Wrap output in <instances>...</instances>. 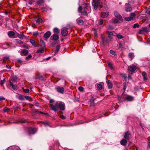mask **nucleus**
<instances>
[{
  "instance_id": "nucleus-1",
  "label": "nucleus",
  "mask_w": 150,
  "mask_h": 150,
  "mask_svg": "<svg viewBox=\"0 0 150 150\" xmlns=\"http://www.w3.org/2000/svg\"><path fill=\"white\" fill-rule=\"evenodd\" d=\"M51 110L56 112L58 109L64 111L65 109V103L62 101L56 102L54 105L50 104Z\"/></svg>"
},
{
  "instance_id": "nucleus-2",
  "label": "nucleus",
  "mask_w": 150,
  "mask_h": 150,
  "mask_svg": "<svg viewBox=\"0 0 150 150\" xmlns=\"http://www.w3.org/2000/svg\"><path fill=\"white\" fill-rule=\"evenodd\" d=\"M88 4L87 3H84L83 4L84 5L83 9L81 6H79L78 8V12L79 13H81V14L85 16H88V12L87 10H86L88 9Z\"/></svg>"
},
{
  "instance_id": "nucleus-3",
  "label": "nucleus",
  "mask_w": 150,
  "mask_h": 150,
  "mask_svg": "<svg viewBox=\"0 0 150 150\" xmlns=\"http://www.w3.org/2000/svg\"><path fill=\"white\" fill-rule=\"evenodd\" d=\"M130 16L129 17H126L125 18V20L126 21H130L133 20L135 18L136 15L135 13H131L130 14Z\"/></svg>"
},
{
  "instance_id": "nucleus-4",
  "label": "nucleus",
  "mask_w": 150,
  "mask_h": 150,
  "mask_svg": "<svg viewBox=\"0 0 150 150\" xmlns=\"http://www.w3.org/2000/svg\"><path fill=\"white\" fill-rule=\"evenodd\" d=\"M100 2L99 0H93L92 4L93 6L94 7V8L95 10L97 9L99 6L100 4Z\"/></svg>"
},
{
  "instance_id": "nucleus-5",
  "label": "nucleus",
  "mask_w": 150,
  "mask_h": 150,
  "mask_svg": "<svg viewBox=\"0 0 150 150\" xmlns=\"http://www.w3.org/2000/svg\"><path fill=\"white\" fill-rule=\"evenodd\" d=\"M148 29L147 27H142L139 31V34H143L147 31Z\"/></svg>"
},
{
  "instance_id": "nucleus-6",
  "label": "nucleus",
  "mask_w": 150,
  "mask_h": 150,
  "mask_svg": "<svg viewBox=\"0 0 150 150\" xmlns=\"http://www.w3.org/2000/svg\"><path fill=\"white\" fill-rule=\"evenodd\" d=\"M125 11L127 12H130L132 11V7L129 4L126 3L125 4Z\"/></svg>"
},
{
  "instance_id": "nucleus-7",
  "label": "nucleus",
  "mask_w": 150,
  "mask_h": 150,
  "mask_svg": "<svg viewBox=\"0 0 150 150\" xmlns=\"http://www.w3.org/2000/svg\"><path fill=\"white\" fill-rule=\"evenodd\" d=\"M101 38L103 44L108 43L110 41V40L109 39H108V37H105L103 35H101Z\"/></svg>"
},
{
  "instance_id": "nucleus-8",
  "label": "nucleus",
  "mask_w": 150,
  "mask_h": 150,
  "mask_svg": "<svg viewBox=\"0 0 150 150\" xmlns=\"http://www.w3.org/2000/svg\"><path fill=\"white\" fill-rule=\"evenodd\" d=\"M131 134L129 131L126 132L125 134L124 138L125 139L129 140L131 139Z\"/></svg>"
},
{
  "instance_id": "nucleus-9",
  "label": "nucleus",
  "mask_w": 150,
  "mask_h": 150,
  "mask_svg": "<svg viewBox=\"0 0 150 150\" xmlns=\"http://www.w3.org/2000/svg\"><path fill=\"white\" fill-rule=\"evenodd\" d=\"M114 14L115 16L116 17V18H118L121 21H123V19H122V16L117 11H115L114 12Z\"/></svg>"
},
{
  "instance_id": "nucleus-10",
  "label": "nucleus",
  "mask_w": 150,
  "mask_h": 150,
  "mask_svg": "<svg viewBox=\"0 0 150 150\" xmlns=\"http://www.w3.org/2000/svg\"><path fill=\"white\" fill-rule=\"evenodd\" d=\"M137 69V67L134 65H132L128 67V70L131 72H134Z\"/></svg>"
},
{
  "instance_id": "nucleus-11",
  "label": "nucleus",
  "mask_w": 150,
  "mask_h": 150,
  "mask_svg": "<svg viewBox=\"0 0 150 150\" xmlns=\"http://www.w3.org/2000/svg\"><path fill=\"white\" fill-rule=\"evenodd\" d=\"M37 1L35 3V6H38L39 5L43 4L45 2V0H36Z\"/></svg>"
},
{
  "instance_id": "nucleus-12",
  "label": "nucleus",
  "mask_w": 150,
  "mask_h": 150,
  "mask_svg": "<svg viewBox=\"0 0 150 150\" xmlns=\"http://www.w3.org/2000/svg\"><path fill=\"white\" fill-rule=\"evenodd\" d=\"M36 132V129L34 128L30 127L28 129V132L29 134H34Z\"/></svg>"
},
{
  "instance_id": "nucleus-13",
  "label": "nucleus",
  "mask_w": 150,
  "mask_h": 150,
  "mask_svg": "<svg viewBox=\"0 0 150 150\" xmlns=\"http://www.w3.org/2000/svg\"><path fill=\"white\" fill-rule=\"evenodd\" d=\"M57 91L59 93H63L64 91V88L63 87L61 86H58L56 88Z\"/></svg>"
},
{
  "instance_id": "nucleus-14",
  "label": "nucleus",
  "mask_w": 150,
  "mask_h": 150,
  "mask_svg": "<svg viewBox=\"0 0 150 150\" xmlns=\"http://www.w3.org/2000/svg\"><path fill=\"white\" fill-rule=\"evenodd\" d=\"M28 51L27 50L23 49L21 53V55L22 56H26L28 54Z\"/></svg>"
},
{
  "instance_id": "nucleus-15",
  "label": "nucleus",
  "mask_w": 150,
  "mask_h": 150,
  "mask_svg": "<svg viewBox=\"0 0 150 150\" xmlns=\"http://www.w3.org/2000/svg\"><path fill=\"white\" fill-rule=\"evenodd\" d=\"M107 85L108 86V88L109 89H111L112 87V84L111 81L110 80H107L106 81Z\"/></svg>"
},
{
  "instance_id": "nucleus-16",
  "label": "nucleus",
  "mask_w": 150,
  "mask_h": 150,
  "mask_svg": "<svg viewBox=\"0 0 150 150\" xmlns=\"http://www.w3.org/2000/svg\"><path fill=\"white\" fill-rule=\"evenodd\" d=\"M109 14V13L106 11V12L102 13L101 14V17L102 18H105L107 17Z\"/></svg>"
},
{
  "instance_id": "nucleus-17",
  "label": "nucleus",
  "mask_w": 150,
  "mask_h": 150,
  "mask_svg": "<svg viewBox=\"0 0 150 150\" xmlns=\"http://www.w3.org/2000/svg\"><path fill=\"white\" fill-rule=\"evenodd\" d=\"M51 35V32L50 31H48L44 35V37L46 39H47L49 38Z\"/></svg>"
},
{
  "instance_id": "nucleus-18",
  "label": "nucleus",
  "mask_w": 150,
  "mask_h": 150,
  "mask_svg": "<svg viewBox=\"0 0 150 150\" xmlns=\"http://www.w3.org/2000/svg\"><path fill=\"white\" fill-rule=\"evenodd\" d=\"M61 34L62 35L64 36L67 35L68 34V31L66 29H63L61 31Z\"/></svg>"
},
{
  "instance_id": "nucleus-19",
  "label": "nucleus",
  "mask_w": 150,
  "mask_h": 150,
  "mask_svg": "<svg viewBox=\"0 0 150 150\" xmlns=\"http://www.w3.org/2000/svg\"><path fill=\"white\" fill-rule=\"evenodd\" d=\"M76 21L77 23L79 25H82L84 23L83 21L79 18H78L76 20Z\"/></svg>"
},
{
  "instance_id": "nucleus-20",
  "label": "nucleus",
  "mask_w": 150,
  "mask_h": 150,
  "mask_svg": "<svg viewBox=\"0 0 150 150\" xmlns=\"http://www.w3.org/2000/svg\"><path fill=\"white\" fill-rule=\"evenodd\" d=\"M134 99L133 97L129 95H127L125 98V100L129 101H132Z\"/></svg>"
},
{
  "instance_id": "nucleus-21",
  "label": "nucleus",
  "mask_w": 150,
  "mask_h": 150,
  "mask_svg": "<svg viewBox=\"0 0 150 150\" xmlns=\"http://www.w3.org/2000/svg\"><path fill=\"white\" fill-rule=\"evenodd\" d=\"M10 85L12 86V88L15 90H16L17 89V86L16 85H14L10 80H9Z\"/></svg>"
},
{
  "instance_id": "nucleus-22",
  "label": "nucleus",
  "mask_w": 150,
  "mask_h": 150,
  "mask_svg": "<svg viewBox=\"0 0 150 150\" xmlns=\"http://www.w3.org/2000/svg\"><path fill=\"white\" fill-rule=\"evenodd\" d=\"M30 42L32 44V45L34 47H36L38 46L37 44L35 42V40H33L31 39H29Z\"/></svg>"
},
{
  "instance_id": "nucleus-23",
  "label": "nucleus",
  "mask_w": 150,
  "mask_h": 150,
  "mask_svg": "<svg viewBox=\"0 0 150 150\" xmlns=\"http://www.w3.org/2000/svg\"><path fill=\"white\" fill-rule=\"evenodd\" d=\"M51 37H52V40L54 41H57L59 39V37L58 35L54 34Z\"/></svg>"
},
{
  "instance_id": "nucleus-24",
  "label": "nucleus",
  "mask_w": 150,
  "mask_h": 150,
  "mask_svg": "<svg viewBox=\"0 0 150 150\" xmlns=\"http://www.w3.org/2000/svg\"><path fill=\"white\" fill-rule=\"evenodd\" d=\"M127 142L126 139H123L121 140L120 143L122 145L125 146L127 144Z\"/></svg>"
},
{
  "instance_id": "nucleus-25",
  "label": "nucleus",
  "mask_w": 150,
  "mask_h": 150,
  "mask_svg": "<svg viewBox=\"0 0 150 150\" xmlns=\"http://www.w3.org/2000/svg\"><path fill=\"white\" fill-rule=\"evenodd\" d=\"M142 75L143 76V79L144 81H146L148 80V78L146 76V74L145 72H143L142 73Z\"/></svg>"
},
{
  "instance_id": "nucleus-26",
  "label": "nucleus",
  "mask_w": 150,
  "mask_h": 150,
  "mask_svg": "<svg viewBox=\"0 0 150 150\" xmlns=\"http://www.w3.org/2000/svg\"><path fill=\"white\" fill-rule=\"evenodd\" d=\"M40 45L41 47L45 48V44L44 42L42 40H40Z\"/></svg>"
},
{
  "instance_id": "nucleus-27",
  "label": "nucleus",
  "mask_w": 150,
  "mask_h": 150,
  "mask_svg": "<svg viewBox=\"0 0 150 150\" xmlns=\"http://www.w3.org/2000/svg\"><path fill=\"white\" fill-rule=\"evenodd\" d=\"M45 48H42L39 49L36 52V53H42L44 52L45 50Z\"/></svg>"
},
{
  "instance_id": "nucleus-28",
  "label": "nucleus",
  "mask_w": 150,
  "mask_h": 150,
  "mask_svg": "<svg viewBox=\"0 0 150 150\" xmlns=\"http://www.w3.org/2000/svg\"><path fill=\"white\" fill-rule=\"evenodd\" d=\"M95 98L93 97H92L90 100L91 103L90 105L91 106H93L94 104V100Z\"/></svg>"
},
{
  "instance_id": "nucleus-29",
  "label": "nucleus",
  "mask_w": 150,
  "mask_h": 150,
  "mask_svg": "<svg viewBox=\"0 0 150 150\" xmlns=\"http://www.w3.org/2000/svg\"><path fill=\"white\" fill-rule=\"evenodd\" d=\"M134 57V54L133 53H129V58H130V60H132Z\"/></svg>"
},
{
  "instance_id": "nucleus-30",
  "label": "nucleus",
  "mask_w": 150,
  "mask_h": 150,
  "mask_svg": "<svg viewBox=\"0 0 150 150\" xmlns=\"http://www.w3.org/2000/svg\"><path fill=\"white\" fill-rule=\"evenodd\" d=\"M60 48V46L59 45H58L56 46V50L54 51V54H56L59 51Z\"/></svg>"
},
{
  "instance_id": "nucleus-31",
  "label": "nucleus",
  "mask_w": 150,
  "mask_h": 150,
  "mask_svg": "<svg viewBox=\"0 0 150 150\" xmlns=\"http://www.w3.org/2000/svg\"><path fill=\"white\" fill-rule=\"evenodd\" d=\"M15 35V33L13 31H10L8 33V35L10 37L13 36Z\"/></svg>"
},
{
  "instance_id": "nucleus-32",
  "label": "nucleus",
  "mask_w": 150,
  "mask_h": 150,
  "mask_svg": "<svg viewBox=\"0 0 150 150\" xmlns=\"http://www.w3.org/2000/svg\"><path fill=\"white\" fill-rule=\"evenodd\" d=\"M97 88L99 90H101L103 88L102 85L100 83L98 84L97 86Z\"/></svg>"
},
{
  "instance_id": "nucleus-33",
  "label": "nucleus",
  "mask_w": 150,
  "mask_h": 150,
  "mask_svg": "<svg viewBox=\"0 0 150 150\" xmlns=\"http://www.w3.org/2000/svg\"><path fill=\"white\" fill-rule=\"evenodd\" d=\"M108 66L111 70H113L114 69L113 64L109 62L108 63Z\"/></svg>"
},
{
  "instance_id": "nucleus-34",
  "label": "nucleus",
  "mask_w": 150,
  "mask_h": 150,
  "mask_svg": "<svg viewBox=\"0 0 150 150\" xmlns=\"http://www.w3.org/2000/svg\"><path fill=\"white\" fill-rule=\"evenodd\" d=\"M24 96L20 94L19 95L18 98L21 100H24Z\"/></svg>"
},
{
  "instance_id": "nucleus-35",
  "label": "nucleus",
  "mask_w": 150,
  "mask_h": 150,
  "mask_svg": "<svg viewBox=\"0 0 150 150\" xmlns=\"http://www.w3.org/2000/svg\"><path fill=\"white\" fill-rule=\"evenodd\" d=\"M53 31L55 33H59L60 32L59 30L57 28H54Z\"/></svg>"
},
{
  "instance_id": "nucleus-36",
  "label": "nucleus",
  "mask_w": 150,
  "mask_h": 150,
  "mask_svg": "<svg viewBox=\"0 0 150 150\" xmlns=\"http://www.w3.org/2000/svg\"><path fill=\"white\" fill-rule=\"evenodd\" d=\"M15 41L16 42L19 44H22L23 43V42L19 40L16 39Z\"/></svg>"
},
{
  "instance_id": "nucleus-37",
  "label": "nucleus",
  "mask_w": 150,
  "mask_h": 150,
  "mask_svg": "<svg viewBox=\"0 0 150 150\" xmlns=\"http://www.w3.org/2000/svg\"><path fill=\"white\" fill-rule=\"evenodd\" d=\"M118 48L121 50H122L124 47L122 45V44L121 43H119L118 44Z\"/></svg>"
},
{
  "instance_id": "nucleus-38",
  "label": "nucleus",
  "mask_w": 150,
  "mask_h": 150,
  "mask_svg": "<svg viewBox=\"0 0 150 150\" xmlns=\"http://www.w3.org/2000/svg\"><path fill=\"white\" fill-rule=\"evenodd\" d=\"M101 117V116L98 117V116H96L95 117H94L93 118H92L91 119H90L89 120L88 122H90V121H93L96 119H98L99 118H100Z\"/></svg>"
},
{
  "instance_id": "nucleus-39",
  "label": "nucleus",
  "mask_w": 150,
  "mask_h": 150,
  "mask_svg": "<svg viewBox=\"0 0 150 150\" xmlns=\"http://www.w3.org/2000/svg\"><path fill=\"white\" fill-rule=\"evenodd\" d=\"M140 25L138 23H136L133 26V28H138L139 27Z\"/></svg>"
},
{
  "instance_id": "nucleus-40",
  "label": "nucleus",
  "mask_w": 150,
  "mask_h": 150,
  "mask_svg": "<svg viewBox=\"0 0 150 150\" xmlns=\"http://www.w3.org/2000/svg\"><path fill=\"white\" fill-rule=\"evenodd\" d=\"M42 19L40 18H38V19L36 21V22L38 24H39L41 23V22H42Z\"/></svg>"
},
{
  "instance_id": "nucleus-41",
  "label": "nucleus",
  "mask_w": 150,
  "mask_h": 150,
  "mask_svg": "<svg viewBox=\"0 0 150 150\" xmlns=\"http://www.w3.org/2000/svg\"><path fill=\"white\" fill-rule=\"evenodd\" d=\"M18 78L16 76H15L13 77L11 80L12 82L14 81L16 82Z\"/></svg>"
},
{
  "instance_id": "nucleus-42",
  "label": "nucleus",
  "mask_w": 150,
  "mask_h": 150,
  "mask_svg": "<svg viewBox=\"0 0 150 150\" xmlns=\"http://www.w3.org/2000/svg\"><path fill=\"white\" fill-rule=\"evenodd\" d=\"M22 89L23 91L25 93H29V89L28 88H26L25 89L23 88Z\"/></svg>"
},
{
  "instance_id": "nucleus-43",
  "label": "nucleus",
  "mask_w": 150,
  "mask_h": 150,
  "mask_svg": "<svg viewBox=\"0 0 150 150\" xmlns=\"http://www.w3.org/2000/svg\"><path fill=\"white\" fill-rule=\"evenodd\" d=\"M19 122L22 123H25L27 122L28 121L25 119H22L19 120Z\"/></svg>"
},
{
  "instance_id": "nucleus-44",
  "label": "nucleus",
  "mask_w": 150,
  "mask_h": 150,
  "mask_svg": "<svg viewBox=\"0 0 150 150\" xmlns=\"http://www.w3.org/2000/svg\"><path fill=\"white\" fill-rule=\"evenodd\" d=\"M117 37L118 38V39H121L123 38L124 37L120 34H117Z\"/></svg>"
},
{
  "instance_id": "nucleus-45",
  "label": "nucleus",
  "mask_w": 150,
  "mask_h": 150,
  "mask_svg": "<svg viewBox=\"0 0 150 150\" xmlns=\"http://www.w3.org/2000/svg\"><path fill=\"white\" fill-rule=\"evenodd\" d=\"M119 22V20L115 18L113 20V23L115 24H116Z\"/></svg>"
},
{
  "instance_id": "nucleus-46",
  "label": "nucleus",
  "mask_w": 150,
  "mask_h": 150,
  "mask_svg": "<svg viewBox=\"0 0 150 150\" xmlns=\"http://www.w3.org/2000/svg\"><path fill=\"white\" fill-rule=\"evenodd\" d=\"M41 9L43 11H47L48 10L47 8L45 7H41Z\"/></svg>"
},
{
  "instance_id": "nucleus-47",
  "label": "nucleus",
  "mask_w": 150,
  "mask_h": 150,
  "mask_svg": "<svg viewBox=\"0 0 150 150\" xmlns=\"http://www.w3.org/2000/svg\"><path fill=\"white\" fill-rule=\"evenodd\" d=\"M103 21L102 19H100L98 21V23L99 25H101L103 24Z\"/></svg>"
},
{
  "instance_id": "nucleus-48",
  "label": "nucleus",
  "mask_w": 150,
  "mask_h": 150,
  "mask_svg": "<svg viewBox=\"0 0 150 150\" xmlns=\"http://www.w3.org/2000/svg\"><path fill=\"white\" fill-rule=\"evenodd\" d=\"M110 53H111V54L113 55H115L116 54L115 52L112 50H110Z\"/></svg>"
},
{
  "instance_id": "nucleus-49",
  "label": "nucleus",
  "mask_w": 150,
  "mask_h": 150,
  "mask_svg": "<svg viewBox=\"0 0 150 150\" xmlns=\"http://www.w3.org/2000/svg\"><path fill=\"white\" fill-rule=\"evenodd\" d=\"M127 87V83L126 82H124L123 83V89L125 91Z\"/></svg>"
},
{
  "instance_id": "nucleus-50",
  "label": "nucleus",
  "mask_w": 150,
  "mask_h": 150,
  "mask_svg": "<svg viewBox=\"0 0 150 150\" xmlns=\"http://www.w3.org/2000/svg\"><path fill=\"white\" fill-rule=\"evenodd\" d=\"M35 2V1L34 0H30L28 2V4L30 5H32L33 4V3Z\"/></svg>"
},
{
  "instance_id": "nucleus-51",
  "label": "nucleus",
  "mask_w": 150,
  "mask_h": 150,
  "mask_svg": "<svg viewBox=\"0 0 150 150\" xmlns=\"http://www.w3.org/2000/svg\"><path fill=\"white\" fill-rule=\"evenodd\" d=\"M18 37L21 39H23V37L24 36L23 35H22L21 34H18Z\"/></svg>"
},
{
  "instance_id": "nucleus-52",
  "label": "nucleus",
  "mask_w": 150,
  "mask_h": 150,
  "mask_svg": "<svg viewBox=\"0 0 150 150\" xmlns=\"http://www.w3.org/2000/svg\"><path fill=\"white\" fill-rule=\"evenodd\" d=\"M32 57V56L31 54H29L28 56L26 57V59L27 60H28Z\"/></svg>"
},
{
  "instance_id": "nucleus-53",
  "label": "nucleus",
  "mask_w": 150,
  "mask_h": 150,
  "mask_svg": "<svg viewBox=\"0 0 150 150\" xmlns=\"http://www.w3.org/2000/svg\"><path fill=\"white\" fill-rule=\"evenodd\" d=\"M108 29H109V30H112L114 28H113V26L111 25H109L108 26Z\"/></svg>"
},
{
  "instance_id": "nucleus-54",
  "label": "nucleus",
  "mask_w": 150,
  "mask_h": 150,
  "mask_svg": "<svg viewBox=\"0 0 150 150\" xmlns=\"http://www.w3.org/2000/svg\"><path fill=\"white\" fill-rule=\"evenodd\" d=\"M106 33L110 35H112L113 34V33L112 32L107 31Z\"/></svg>"
},
{
  "instance_id": "nucleus-55",
  "label": "nucleus",
  "mask_w": 150,
  "mask_h": 150,
  "mask_svg": "<svg viewBox=\"0 0 150 150\" xmlns=\"http://www.w3.org/2000/svg\"><path fill=\"white\" fill-rule=\"evenodd\" d=\"M79 90L80 91H82L83 90V88L81 86H80L78 88Z\"/></svg>"
},
{
  "instance_id": "nucleus-56",
  "label": "nucleus",
  "mask_w": 150,
  "mask_h": 150,
  "mask_svg": "<svg viewBox=\"0 0 150 150\" xmlns=\"http://www.w3.org/2000/svg\"><path fill=\"white\" fill-rule=\"evenodd\" d=\"M38 34L39 33L37 31L33 32V35L34 36H37L38 35Z\"/></svg>"
},
{
  "instance_id": "nucleus-57",
  "label": "nucleus",
  "mask_w": 150,
  "mask_h": 150,
  "mask_svg": "<svg viewBox=\"0 0 150 150\" xmlns=\"http://www.w3.org/2000/svg\"><path fill=\"white\" fill-rule=\"evenodd\" d=\"M128 3H127V4H129V5H130V4H133L134 3V1H128Z\"/></svg>"
},
{
  "instance_id": "nucleus-58",
  "label": "nucleus",
  "mask_w": 150,
  "mask_h": 150,
  "mask_svg": "<svg viewBox=\"0 0 150 150\" xmlns=\"http://www.w3.org/2000/svg\"><path fill=\"white\" fill-rule=\"evenodd\" d=\"M60 117L63 119H66V117L64 115H60Z\"/></svg>"
},
{
  "instance_id": "nucleus-59",
  "label": "nucleus",
  "mask_w": 150,
  "mask_h": 150,
  "mask_svg": "<svg viewBox=\"0 0 150 150\" xmlns=\"http://www.w3.org/2000/svg\"><path fill=\"white\" fill-rule=\"evenodd\" d=\"M9 110H10L9 109L6 108H5L4 109L3 111H4V112H8Z\"/></svg>"
},
{
  "instance_id": "nucleus-60",
  "label": "nucleus",
  "mask_w": 150,
  "mask_h": 150,
  "mask_svg": "<svg viewBox=\"0 0 150 150\" xmlns=\"http://www.w3.org/2000/svg\"><path fill=\"white\" fill-rule=\"evenodd\" d=\"M24 97L26 99L28 100H29L31 99V98L30 97L27 96H25Z\"/></svg>"
},
{
  "instance_id": "nucleus-61",
  "label": "nucleus",
  "mask_w": 150,
  "mask_h": 150,
  "mask_svg": "<svg viewBox=\"0 0 150 150\" xmlns=\"http://www.w3.org/2000/svg\"><path fill=\"white\" fill-rule=\"evenodd\" d=\"M22 46L23 47L26 48V49H29V47L28 46L25 45H22Z\"/></svg>"
},
{
  "instance_id": "nucleus-62",
  "label": "nucleus",
  "mask_w": 150,
  "mask_h": 150,
  "mask_svg": "<svg viewBox=\"0 0 150 150\" xmlns=\"http://www.w3.org/2000/svg\"><path fill=\"white\" fill-rule=\"evenodd\" d=\"M5 83V79L3 80H1L0 81V84L1 85H2L3 84Z\"/></svg>"
},
{
  "instance_id": "nucleus-63",
  "label": "nucleus",
  "mask_w": 150,
  "mask_h": 150,
  "mask_svg": "<svg viewBox=\"0 0 150 150\" xmlns=\"http://www.w3.org/2000/svg\"><path fill=\"white\" fill-rule=\"evenodd\" d=\"M120 76H121L122 77H123L124 78H126L127 77L124 74L122 73L120 74Z\"/></svg>"
},
{
  "instance_id": "nucleus-64",
  "label": "nucleus",
  "mask_w": 150,
  "mask_h": 150,
  "mask_svg": "<svg viewBox=\"0 0 150 150\" xmlns=\"http://www.w3.org/2000/svg\"><path fill=\"white\" fill-rule=\"evenodd\" d=\"M42 123L45 125V126L48 125V123L47 122H42Z\"/></svg>"
}]
</instances>
